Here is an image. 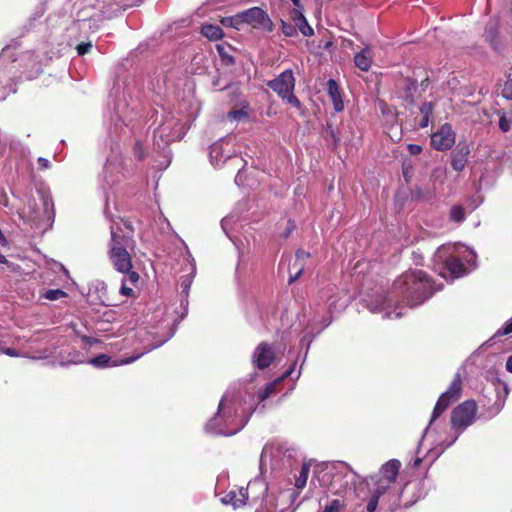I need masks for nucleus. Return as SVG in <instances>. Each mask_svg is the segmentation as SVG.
<instances>
[{"instance_id": "obj_1", "label": "nucleus", "mask_w": 512, "mask_h": 512, "mask_svg": "<svg viewBox=\"0 0 512 512\" xmlns=\"http://www.w3.org/2000/svg\"><path fill=\"white\" fill-rule=\"evenodd\" d=\"M393 290L400 293L410 307L422 304L432 294V283L421 270L407 271L393 283Z\"/></svg>"}, {"instance_id": "obj_9", "label": "nucleus", "mask_w": 512, "mask_h": 512, "mask_svg": "<svg viewBox=\"0 0 512 512\" xmlns=\"http://www.w3.org/2000/svg\"><path fill=\"white\" fill-rule=\"evenodd\" d=\"M111 239L109 242V251L116 248L133 250L135 247V240L132 235H127L123 232L120 226H111Z\"/></svg>"}, {"instance_id": "obj_20", "label": "nucleus", "mask_w": 512, "mask_h": 512, "mask_svg": "<svg viewBox=\"0 0 512 512\" xmlns=\"http://www.w3.org/2000/svg\"><path fill=\"white\" fill-rule=\"evenodd\" d=\"M201 33L209 40H219L223 37L222 29L217 25L207 24L202 27Z\"/></svg>"}, {"instance_id": "obj_51", "label": "nucleus", "mask_w": 512, "mask_h": 512, "mask_svg": "<svg viewBox=\"0 0 512 512\" xmlns=\"http://www.w3.org/2000/svg\"><path fill=\"white\" fill-rule=\"evenodd\" d=\"M506 369L512 373V355L506 361Z\"/></svg>"}, {"instance_id": "obj_4", "label": "nucleus", "mask_w": 512, "mask_h": 512, "mask_svg": "<svg viewBox=\"0 0 512 512\" xmlns=\"http://www.w3.org/2000/svg\"><path fill=\"white\" fill-rule=\"evenodd\" d=\"M462 393V379L459 373H456L448 389L440 395L433 409L431 421L439 418L444 411L455 401H457Z\"/></svg>"}, {"instance_id": "obj_55", "label": "nucleus", "mask_w": 512, "mask_h": 512, "mask_svg": "<svg viewBox=\"0 0 512 512\" xmlns=\"http://www.w3.org/2000/svg\"><path fill=\"white\" fill-rule=\"evenodd\" d=\"M396 316H397V317H400V316H401V312H397V313H396Z\"/></svg>"}, {"instance_id": "obj_2", "label": "nucleus", "mask_w": 512, "mask_h": 512, "mask_svg": "<svg viewBox=\"0 0 512 512\" xmlns=\"http://www.w3.org/2000/svg\"><path fill=\"white\" fill-rule=\"evenodd\" d=\"M295 77L292 70L288 69L279 74L275 79L267 82V86L272 89L282 100L299 109L300 100L294 94Z\"/></svg>"}, {"instance_id": "obj_10", "label": "nucleus", "mask_w": 512, "mask_h": 512, "mask_svg": "<svg viewBox=\"0 0 512 512\" xmlns=\"http://www.w3.org/2000/svg\"><path fill=\"white\" fill-rule=\"evenodd\" d=\"M128 250L116 248L113 251H108L109 259L118 272L126 273L133 268L132 257Z\"/></svg>"}, {"instance_id": "obj_27", "label": "nucleus", "mask_w": 512, "mask_h": 512, "mask_svg": "<svg viewBox=\"0 0 512 512\" xmlns=\"http://www.w3.org/2000/svg\"><path fill=\"white\" fill-rule=\"evenodd\" d=\"M374 484L376 487H375L372 495H377L378 498H380L382 495H384L391 485L390 483H387L386 481H384L380 478L377 479L374 482Z\"/></svg>"}, {"instance_id": "obj_6", "label": "nucleus", "mask_w": 512, "mask_h": 512, "mask_svg": "<svg viewBox=\"0 0 512 512\" xmlns=\"http://www.w3.org/2000/svg\"><path fill=\"white\" fill-rule=\"evenodd\" d=\"M241 13L243 24H248L255 29L272 31L273 23L269 15L260 7H252Z\"/></svg>"}, {"instance_id": "obj_32", "label": "nucleus", "mask_w": 512, "mask_h": 512, "mask_svg": "<svg viewBox=\"0 0 512 512\" xmlns=\"http://www.w3.org/2000/svg\"><path fill=\"white\" fill-rule=\"evenodd\" d=\"M67 294L66 292H64L63 290L61 289H50V290H47L44 294V297L47 299V300H51V301H54V300H58L60 298H63L65 297Z\"/></svg>"}, {"instance_id": "obj_12", "label": "nucleus", "mask_w": 512, "mask_h": 512, "mask_svg": "<svg viewBox=\"0 0 512 512\" xmlns=\"http://www.w3.org/2000/svg\"><path fill=\"white\" fill-rule=\"evenodd\" d=\"M470 154V147L466 142H460L451 153V166L452 168L460 172L462 171L467 163L468 156Z\"/></svg>"}, {"instance_id": "obj_16", "label": "nucleus", "mask_w": 512, "mask_h": 512, "mask_svg": "<svg viewBox=\"0 0 512 512\" xmlns=\"http://www.w3.org/2000/svg\"><path fill=\"white\" fill-rule=\"evenodd\" d=\"M224 504H230L235 509L243 507L247 504L246 496L243 491V487L233 488L226 493L221 499Z\"/></svg>"}, {"instance_id": "obj_47", "label": "nucleus", "mask_w": 512, "mask_h": 512, "mask_svg": "<svg viewBox=\"0 0 512 512\" xmlns=\"http://www.w3.org/2000/svg\"><path fill=\"white\" fill-rule=\"evenodd\" d=\"M125 274H128L129 280L133 283L137 282L139 280V274L132 269L129 272H126Z\"/></svg>"}, {"instance_id": "obj_52", "label": "nucleus", "mask_w": 512, "mask_h": 512, "mask_svg": "<svg viewBox=\"0 0 512 512\" xmlns=\"http://www.w3.org/2000/svg\"><path fill=\"white\" fill-rule=\"evenodd\" d=\"M138 358H139V355H137L135 357L126 358L121 361V364H128V363L134 362Z\"/></svg>"}, {"instance_id": "obj_37", "label": "nucleus", "mask_w": 512, "mask_h": 512, "mask_svg": "<svg viewBox=\"0 0 512 512\" xmlns=\"http://www.w3.org/2000/svg\"><path fill=\"white\" fill-rule=\"evenodd\" d=\"M310 257V253L306 252L302 249L296 251V261L293 264L294 266H298L300 263H304L306 259Z\"/></svg>"}, {"instance_id": "obj_30", "label": "nucleus", "mask_w": 512, "mask_h": 512, "mask_svg": "<svg viewBox=\"0 0 512 512\" xmlns=\"http://www.w3.org/2000/svg\"><path fill=\"white\" fill-rule=\"evenodd\" d=\"M110 356L106 354H100L90 360V363L98 368H104L109 365L110 363Z\"/></svg>"}, {"instance_id": "obj_17", "label": "nucleus", "mask_w": 512, "mask_h": 512, "mask_svg": "<svg viewBox=\"0 0 512 512\" xmlns=\"http://www.w3.org/2000/svg\"><path fill=\"white\" fill-rule=\"evenodd\" d=\"M327 92L333 103L334 110L341 112L344 109V103L341 97L340 88L334 79L327 81Z\"/></svg>"}, {"instance_id": "obj_31", "label": "nucleus", "mask_w": 512, "mask_h": 512, "mask_svg": "<svg viewBox=\"0 0 512 512\" xmlns=\"http://www.w3.org/2000/svg\"><path fill=\"white\" fill-rule=\"evenodd\" d=\"M406 100L413 102L412 92L416 90L417 82L411 78L404 79Z\"/></svg>"}, {"instance_id": "obj_23", "label": "nucleus", "mask_w": 512, "mask_h": 512, "mask_svg": "<svg viewBox=\"0 0 512 512\" xmlns=\"http://www.w3.org/2000/svg\"><path fill=\"white\" fill-rule=\"evenodd\" d=\"M221 23L226 27H232L240 30L243 25L241 13L239 12L233 16L224 17L222 18Z\"/></svg>"}, {"instance_id": "obj_33", "label": "nucleus", "mask_w": 512, "mask_h": 512, "mask_svg": "<svg viewBox=\"0 0 512 512\" xmlns=\"http://www.w3.org/2000/svg\"><path fill=\"white\" fill-rule=\"evenodd\" d=\"M133 154L138 160H144L146 158V150L140 141H136L133 146Z\"/></svg>"}, {"instance_id": "obj_29", "label": "nucleus", "mask_w": 512, "mask_h": 512, "mask_svg": "<svg viewBox=\"0 0 512 512\" xmlns=\"http://www.w3.org/2000/svg\"><path fill=\"white\" fill-rule=\"evenodd\" d=\"M450 218L457 223L462 222L465 219L464 208L459 205L453 206L450 211Z\"/></svg>"}, {"instance_id": "obj_36", "label": "nucleus", "mask_w": 512, "mask_h": 512, "mask_svg": "<svg viewBox=\"0 0 512 512\" xmlns=\"http://www.w3.org/2000/svg\"><path fill=\"white\" fill-rule=\"evenodd\" d=\"M326 132H327L328 136L330 137V139L332 140L334 148H336L340 143V138H339L338 134L333 129V127L329 124L326 127Z\"/></svg>"}, {"instance_id": "obj_38", "label": "nucleus", "mask_w": 512, "mask_h": 512, "mask_svg": "<svg viewBox=\"0 0 512 512\" xmlns=\"http://www.w3.org/2000/svg\"><path fill=\"white\" fill-rule=\"evenodd\" d=\"M510 333H512V318L509 321H507L505 325L495 333V336H505Z\"/></svg>"}, {"instance_id": "obj_50", "label": "nucleus", "mask_w": 512, "mask_h": 512, "mask_svg": "<svg viewBox=\"0 0 512 512\" xmlns=\"http://www.w3.org/2000/svg\"><path fill=\"white\" fill-rule=\"evenodd\" d=\"M0 264H6L8 267L12 266V263H10L7 258L0 253Z\"/></svg>"}, {"instance_id": "obj_7", "label": "nucleus", "mask_w": 512, "mask_h": 512, "mask_svg": "<svg viewBox=\"0 0 512 512\" xmlns=\"http://www.w3.org/2000/svg\"><path fill=\"white\" fill-rule=\"evenodd\" d=\"M275 358L276 353L274 346L266 341H262L254 349L251 362L255 368L265 370L271 366Z\"/></svg>"}, {"instance_id": "obj_14", "label": "nucleus", "mask_w": 512, "mask_h": 512, "mask_svg": "<svg viewBox=\"0 0 512 512\" xmlns=\"http://www.w3.org/2000/svg\"><path fill=\"white\" fill-rule=\"evenodd\" d=\"M400 468V461L397 459H391L381 466V476L379 478L386 481L387 483L393 484L397 479Z\"/></svg>"}, {"instance_id": "obj_19", "label": "nucleus", "mask_w": 512, "mask_h": 512, "mask_svg": "<svg viewBox=\"0 0 512 512\" xmlns=\"http://www.w3.org/2000/svg\"><path fill=\"white\" fill-rule=\"evenodd\" d=\"M435 108V103L433 102H424L420 106V113L422 115L421 120L418 125L420 128H426L429 125L430 117L433 114Z\"/></svg>"}, {"instance_id": "obj_49", "label": "nucleus", "mask_w": 512, "mask_h": 512, "mask_svg": "<svg viewBox=\"0 0 512 512\" xmlns=\"http://www.w3.org/2000/svg\"><path fill=\"white\" fill-rule=\"evenodd\" d=\"M121 292L125 296H131L133 294V289L126 286H122Z\"/></svg>"}, {"instance_id": "obj_45", "label": "nucleus", "mask_w": 512, "mask_h": 512, "mask_svg": "<svg viewBox=\"0 0 512 512\" xmlns=\"http://www.w3.org/2000/svg\"><path fill=\"white\" fill-rule=\"evenodd\" d=\"M38 167L40 170H45L50 168V161L46 158L39 157L37 159Z\"/></svg>"}, {"instance_id": "obj_43", "label": "nucleus", "mask_w": 512, "mask_h": 512, "mask_svg": "<svg viewBox=\"0 0 512 512\" xmlns=\"http://www.w3.org/2000/svg\"><path fill=\"white\" fill-rule=\"evenodd\" d=\"M295 227H296V225H295L294 221L288 220L287 227L282 234L283 238L287 239L290 236V234L294 231Z\"/></svg>"}, {"instance_id": "obj_46", "label": "nucleus", "mask_w": 512, "mask_h": 512, "mask_svg": "<svg viewBox=\"0 0 512 512\" xmlns=\"http://www.w3.org/2000/svg\"><path fill=\"white\" fill-rule=\"evenodd\" d=\"M408 151L411 155H418L422 152V147L417 144H409Z\"/></svg>"}, {"instance_id": "obj_21", "label": "nucleus", "mask_w": 512, "mask_h": 512, "mask_svg": "<svg viewBox=\"0 0 512 512\" xmlns=\"http://www.w3.org/2000/svg\"><path fill=\"white\" fill-rule=\"evenodd\" d=\"M485 39L493 46L495 47L498 43V25L496 22L490 21L486 28L484 33Z\"/></svg>"}, {"instance_id": "obj_8", "label": "nucleus", "mask_w": 512, "mask_h": 512, "mask_svg": "<svg viewBox=\"0 0 512 512\" xmlns=\"http://www.w3.org/2000/svg\"><path fill=\"white\" fill-rule=\"evenodd\" d=\"M431 146L437 151H446L452 148L456 141V133L449 123H444L431 134Z\"/></svg>"}, {"instance_id": "obj_22", "label": "nucleus", "mask_w": 512, "mask_h": 512, "mask_svg": "<svg viewBox=\"0 0 512 512\" xmlns=\"http://www.w3.org/2000/svg\"><path fill=\"white\" fill-rule=\"evenodd\" d=\"M291 371L292 369H289L287 370L283 376L278 379V380H275L274 382H271V383H268L263 390L260 391L259 393V399L260 401H264L265 399H267L271 394H273L275 392V389H276V385L277 383L281 380V379H284L286 377H288L290 374H291Z\"/></svg>"}, {"instance_id": "obj_54", "label": "nucleus", "mask_w": 512, "mask_h": 512, "mask_svg": "<svg viewBox=\"0 0 512 512\" xmlns=\"http://www.w3.org/2000/svg\"><path fill=\"white\" fill-rule=\"evenodd\" d=\"M505 392L508 393V388L506 385H504Z\"/></svg>"}, {"instance_id": "obj_3", "label": "nucleus", "mask_w": 512, "mask_h": 512, "mask_svg": "<svg viewBox=\"0 0 512 512\" xmlns=\"http://www.w3.org/2000/svg\"><path fill=\"white\" fill-rule=\"evenodd\" d=\"M477 403L474 400H466L456 406L451 412V425L457 432L462 433L468 426L472 425L476 413Z\"/></svg>"}, {"instance_id": "obj_34", "label": "nucleus", "mask_w": 512, "mask_h": 512, "mask_svg": "<svg viewBox=\"0 0 512 512\" xmlns=\"http://www.w3.org/2000/svg\"><path fill=\"white\" fill-rule=\"evenodd\" d=\"M344 503L339 499H334L327 505L323 512H341L344 508Z\"/></svg>"}, {"instance_id": "obj_25", "label": "nucleus", "mask_w": 512, "mask_h": 512, "mask_svg": "<svg viewBox=\"0 0 512 512\" xmlns=\"http://www.w3.org/2000/svg\"><path fill=\"white\" fill-rule=\"evenodd\" d=\"M309 470H310V468L307 465H303L301 467V470L299 471V475L296 477V481H295V487L297 489H303L305 487L307 479H308Z\"/></svg>"}, {"instance_id": "obj_42", "label": "nucleus", "mask_w": 512, "mask_h": 512, "mask_svg": "<svg viewBox=\"0 0 512 512\" xmlns=\"http://www.w3.org/2000/svg\"><path fill=\"white\" fill-rule=\"evenodd\" d=\"M304 266L305 264L304 263H300L297 267H298V270L297 272L294 274V275H291L289 280H288V283L289 284H292L294 283L298 278H300V276L303 274V271H304Z\"/></svg>"}, {"instance_id": "obj_53", "label": "nucleus", "mask_w": 512, "mask_h": 512, "mask_svg": "<svg viewBox=\"0 0 512 512\" xmlns=\"http://www.w3.org/2000/svg\"><path fill=\"white\" fill-rule=\"evenodd\" d=\"M420 463H421V459H420V458H417V459L415 460L414 466H418Z\"/></svg>"}, {"instance_id": "obj_41", "label": "nucleus", "mask_w": 512, "mask_h": 512, "mask_svg": "<svg viewBox=\"0 0 512 512\" xmlns=\"http://www.w3.org/2000/svg\"><path fill=\"white\" fill-rule=\"evenodd\" d=\"M499 128L502 132L506 133L510 130V122L507 119L505 114H502V116L499 119Z\"/></svg>"}, {"instance_id": "obj_35", "label": "nucleus", "mask_w": 512, "mask_h": 512, "mask_svg": "<svg viewBox=\"0 0 512 512\" xmlns=\"http://www.w3.org/2000/svg\"><path fill=\"white\" fill-rule=\"evenodd\" d=\"M502 96L505 99L512 100V78L505 81L502 89Z\"/></svg>"}, {"instance_id": "obj_44", "label": "nucleus", "mask_w": 512, "mask_h": 512, "mask_svg": "<svg viewBox=\"0 0 512 512\" xmlns=\"http://www.w3.org/2000/svg\"><path fill=\"white\" fill-rule=\"evenodd\" d=\"M121 222H122L123 226L125 227V229L128 230V232L126 234L133 236L134 227H133L132 222L129 219H121Z\"/></svg>"}, {"instance_id": "obj_11", "label": "nucleus", "mask_w": 512, "mask_h": 512, "mask_svg": "<svg viewBox=\"0 0 512 512\" xmlns=\"http://www.w3.org/2000/svg\"><path fill=\"white\" fill-rule=\"evenodd\" d=\"M246 496L247 504H255L262 500L267 492V485L262 479H254L248 482L246 487H243Z\"/></svg>"}, {"instance_id": "obj_24", "label": "nucleus", "mask_w": 512, "mask_h": 512, "mask_svg": "<svg viewBox=\"0 0 512 512\" xmlns=\"http://www.w3.org/2000/svg\"><path fill=\"white\" fill-rule=\"evenodd\" d=\"M216 49H217V52L220 56V59H221V62L223 65L232 66L235 64L234 57L227 52V49L225 46L218 44L216 46Z\"/></svg>"}, {"instance_id": "obj_5", "label": "nucleus", "mask_w": 512, "mask_h": 512, "mask_svg": "<svg viewBox=\"0 0 512 512\" xmlns=\"http://www.w3.org/2000/svg\"><path fill=\"white\" fill-rule=\"evenodd\" d=\"M234 423V418L227 414L224 399H222L218 406V412L213 419L207 424L208 428L220 435L231 436L240 431L244 423L240 422L233 427H229V424Z\"/></svg>"}, {"instance_id": "obj_13", "label": "nucleus", "mask_w": 512, "mask_h": 512, "mask_svg": "<svg viewBox=\"0 0 512 512\" xmlns=\"http://www.w3.org/2000/svg\"><path fill=\"white\" fill-rule=\"evenodd\" d=\"M303 6L302 7H294L289 11V19L296 24L299 31L306 37H310L314 34L313 28L309 25L307 19L303 14Z\"/></svg>"}, {"instance_id": "obj_39", "label": "nucleus", "mask_w": 512, "mask_h": 512, "mask_svg": "<svg viewBox=\"0 0 512 512\" xmlns=\"http://www.w3.org/2000/svg\"><path fill=\"white\" fill-rule=\"evenodd\" d=\"M379 499L377 497V495H372L367 503V506H366V510L367 512H375L377 507H378V503H379Z\"/></svg>"}, {"instance_id": "obj_15", "label": "nucleus", "mask_w": 512, "mask_h": 512, "mask_svg": "<svg viewBox=\"0 0 512 512\" xmlns=\"http://www.w3.org/2000/svg\"><path fill=\"white\" fill-rule=\"evenodd\" d=\"M444 269L452 278H458L466 273V267L458 256L451 255L443 261Z\"/></svg>"}, {"instance_id": "obj_28", "label": "nucleus", "mask_w": 512, "mask_h": 512, "mask_svg": "<svg viewBox=\"0 0 512 512\" xmlns=\"http://www.w3.org/2000/svg\"><path fill=\"white\" fill-rule=\"evenodd\" d=\"M281 30L285 36L293 37L297 35V30L299 29L295 23L291 24L281 19Z\"/></svg>"}, {"instance_id": "obj_18", "label": "nucleus", "mask_w": 512, "mask_h": 512, "mask_svg": "<svg viewBox=\"0 0 512 512\" xmlns=\"http://www.w3.org/2000/svg\"><path fill=\"white\" fill-rule=\"evenodd\" d=\"M354 63L360 70L368 71L372 64L370 50L366 48L357 53L354 57Z\"/></svg>"}, {"instance_id": "obj_40", "label": "nucleus", "mask_w": 512, "mask_h": 512, "mask_svg": "<svg viewBox=\"0 0 512 512\" xmlns=\"http://www.w3.org/2000/svg\"><path fill=\"white\" fill-rule=\"evenodd\" d=\"M92 48L91 42H82L77 45L76 50L78 55L83 56L88 53Z\"/></svg>"}, {"instance_id": "obj_26", "label": "nucleus", "mask_w": 512, "mask_h": 512, "mask_svg": "<svg viewBox=\"0 0 512 512\" xmlns=\"http://www.w3.org/2000/svg\"><path fill=\"white\" fill-rule=\"evenodd\" d=\"M248 108L249 107L246 104L240 109H232L231 111L228 112V118L230 120H236V121L245 119L248 117Z\"/></svg>"}, {"instance_id": "obj_48", "label": "nucleus", "mask_w": 512, "mask_h": 512, "mask_svg": "<svg viewBox=\"0 0 512 512\" xmlns=\"http://www.w3.org/2000/svg\"><path fill=\"white\" fill-rule=\"evenodd\" d=\"M9 242L5 235L3 234L2 230L0 229V246L2 247H8Z\"/></svg>"}]
</instances>
